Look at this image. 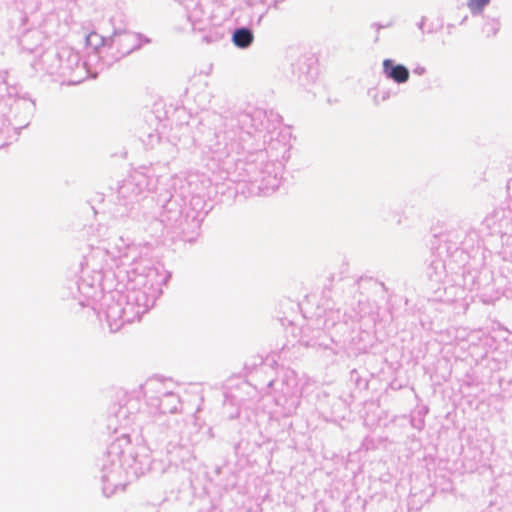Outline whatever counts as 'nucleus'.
<instances>
[{"label":"nucleus","mask_w":512,"mask_h":512,"mask_svg":"<svg viewBox=\"0 0 512 512\" xmlns=\"http://www.w3.org/2000/svg\"><path fill=\"white\" fill-rule=\"evenodd\" d=\"M233 41L240 48L248 47L253 41V35L248 29H238L233 35Z\"/></svg>","instance_id":"2"},{"label":"nucleus","mask_w":512,"mask_h":512,"mask_svg":"<svg viewBox=\"0 0 512 512\" xmlns=\"http://www.w3.org/2000/svg\"><path fill=\"white\" fill-rule=\"evenodd\" d=\"M383 71L385 75L397 83H404L409 79L408 69L400 64L395 65L392 60L383 61Z\"/></svg>","instance_id":"1"},{"label":"nucleus","mask_w":512,"mask_h":512,"mask_svg":"<svg viewBox=\"0 0 512 512\" xmlns=\"http://www.w3.org/2000/svg\"><path fill=\"white\" fill-rule=\"evenodd\" d=\"M490 0H470L468 2V8L473 13H479L489 3Z\"/></svg>","instance_id":"3"}]
</instances>
